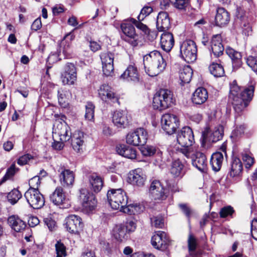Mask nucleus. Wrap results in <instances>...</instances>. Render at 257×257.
<instances>
[{
	"label": "nucleus",
	"mask_w": 257,
	"mask_h": 257,
	"mask_svg": "<svg viewBox=\"0 0 257 257\" xmlns=\"http://www.w3.org/2000/svg\"><path fill=\"white\" fill-rule=\"evenodd\" d=\"M42 27V23L40 18L36 19L33 23L31 28L34 31H37L41 29Z\"/></svg>",
	"instance_id": "64"
},
{
	"label": "nucleus",
	"mask_w": 257,
	"mask_h": 257,
	"mask_svg": "<svg viewBox=\"0 0 257 257\" xmlns=\"http://www.w3.org/2000/svg\"><path fill=\"white\" fill-rule=\"evenodd\" d=\"M230 21V16L228 12L223 8H218L215 16L216 25L219 27H223L227 25Z\"/></svg>",
	"instance_id": "30"
},
{
	"label": "nucleus",
	"mask_w": 257,
	"mask_h": 257,
	"mask_svg": "<svg viewBox=\"0 0 257 257\" xmlns=\"http://www.w3.org/2000/svg\"><path fill=\"white\" fill-rule=\"evenodd\" d=\"M112 122L117 127L124 128L128 124L129 120L127 115L125 111H114L112 117Z\"/></svg>",
	"instance_id": "23"
},
{
	"label": "nucleus",
	"mask_w": 257,
	"mask_h": 257,
	"mask_svg": "<svg viewBox=\"0 0 257 257\" xmlns=\"http://www.w3.org/2000/svg\"><path fill=\"white\" fill-rule=\"evenodd\" d=\"M86 112L85 117L89 120H93L94 118V106L91 103L88 102L85 106Z\"/></svg>",
	"instance_id": "50"
},
{
	"label": "nucleus",
	"mask_w": 257,
	"mask_h": 257,
	"mask_svg": "<svg viewBox=\"0 0 257 257\" xmlns=\"http://www.w3.org/2000/svg\"><path fill=\"white\" fill-rule=\"evenodd\" d=\"M174 39L170 32H164L160 38V44L162 49L167 52H170L174 45Z\"/></svg>",
	"instance_id": "25"
},
{
	"label": "nucleus",
	"mask_w": 257,
	"mask_h": 257,
	"mask_svg": "<svg viewBox=\"0 0 257 257\" xmlns=\"http://www.w3.org/2000/svg\"><path fill=\"white\" fill-rule=\"evenodd\" d=\"M90 188L94 192H99L103 186L102 178L97 174L93 173L88 176Z\"/></svg>",
	"instance_id": "32"
},
{
	"label": "nucleus",
	"mask_w": 257,
	"mask_h": 257,
	"mask_svg": "<svg viewBox=\"0 0 257 257\" xmlns=\"http://www.w3.org/2000/svg\"><path fill=\"white\" fill-rule=\"evenodd\" d=\"M24 196L30 206L34 209L41 208L44 205V198L38 189H29Z\"/></svg>",
	"instance_id": "11"
},
{
	"label": "nucleus",
	"mask_w": 257,
	"mask_h": 257,
	"mask_svg": "<svg viewBox=\"0 0 257 257\" xmlns=\"http://www.w3.org/2000/svg\"><path fill=\"white\" fill-rule=\"evenodd\" d=\"M177 140L179 144L183 147L178 150V152L182 153L188 158L193 155V148H190L194 143V137L192 129L189 126L183 127L178 132Z\"/></svg>",
	"instance_id": "3"
},
{
	"label": "nucleus",
	"mask_w": 257,
	"mask_h": 257,
	"mask_svg": "<svg viewBox=\"0 0 257 257\" xmlns=\"http://www.w3.org/2000/svg\"><path fill=\"white\" fill-rule=\"evenodd\" d=\"M254 91V84L241 90L235 80L231 83L229 100L236 112H240L247 106L248 102L252 99Z\"/></svg>",
	"instance_id": "1"
},
{
	"label": "nucleus",
	"mask_w": 257,
	"mask_h": 257,
	"mask_svg": "<svg viewBox=\"0 0 257 257\" xmlns=\"http://www.w3.org/2000/svg\"><path fill=\"white\" fill-rule=\"evenodd\" d=\"M157 28L159 31L165 32L170 26V22L168 13L161 12L159 13L157 19Z\"/></svg>",
	"instance_id": "28"
},
{
	"label": "nucleus",
	"mask_w": 257,
	"mask_h": 257,
	"mask_svg": "<svg viewBox=\"0 0 257 257\" xmlns=\"http://www.w3.org/2000/svg\"><path fill=\"white\" fill-rule=\"evenodd\" d=\"M152 226L156 228H162L164 226V218L161 215H158L151 218Z\"/></svg>",
	"instance_id": "49"
},
{
	"label": "nucleus",
	"mask_w": 257,
	"mask_h": 257,
	"mask_svg": "<svg viewBox=\"0 0 257 257\" xmlns=\"http://www.w3.org/2000/svg\"><path fill=\"white\" fill-rule=\"evenodd\" d=\"M193 155L188 158L192 159V165L201 172H204L207 168V161L205 156L202 153L193 149Z\"/></svg>",
	"instance_id": "20"
},
{
	"label": "nucleus",
	"mask_w": 257,
	"mask_h": 257,
	"mask_svg": "<svg viewBox=\"0 0 257 257\" xmlns=\"http://www.w3.org/2000/svg\"><path fill=\"white\" fill-rule=\"evenodd\" d=\"M120 78L127 81H138L139 77L137 67L133 65H129L121 74Z\"/></svg>",
	"instance_id": "31"
},
{
	"label": "nucleus",
	"mask_w": 257,
	"mask_h": 257,
	"mask_svg": "<svg viewBox=\"0 0 257 257\" xmlns=\"http://www.w3.org/2000/svg\"><path fill=\"white\" fill-rule=\"evenodd\" d=\"M184 166L179 159L172 162L171 173L174 177H182L184 174Z\"/></svg>",
	"instance_id": "38"
},
{
	"label": "nucleus",
	"mask_w": 257,
	"mask_h": 257,
	"mask_svg": "<svg viewBox=\"0 0 257 257\" xmlns=\"http://www.w3.org/2000/svg\"><path fill=\"white\" fill-rule=\"evenodd\" d=\"M209 70L210 73L215 77H220L224 74V68L221 64L213 62L209 66Z\"/></svg>",
	"instance_id": "40"
},
{
	"label": "nucleus",
	"mask_w": 257,
	"mask_h": 257,
	"mask_svg": "<svg viewBox=\"0 0 257 257\" xmlns=\"http://www.w3.org/2000/svg\"><path fill=\"white\" fill-rule=\"evenodd\" d=\"M197 51L196 44L192 40H186L180 45V56L187 63H192L196 60Z\"/></svg>",
	"instance_id": "6"
},
{
	"label": "nucleus",
	"mask_w": 257,
	"mask_h": 257,
	"mask_svg": "<svg viewBox=\"0 0 257 257\" xmlns=\"http://www.w3.org/2000/svg\"><path fill=\"white\" fill-rule=\"evenodd\" d=\"M167 242V234L165 232L162 231H157L152 237V244L157 249L165 248Z\"/></svg>",
	"instance_id": "26"
},
{
	"label": "nucleus",
	"mask_w": 257,
	"mask_h": 257,
	"mask_svg": "<svg viewBox=\"0 0 257 257\" xmlns=\"http://www.w3.org/2000/svg\"><path fill=\"white\" fill-rule=\"evenodd\" d=\"M242 169V165L240 160L238 158L234 159L232 163L230 176L232 177L238 176Z\"/></svg>",
	"instance_id": "42"
},
{
	"label": "nucleus",
	"mask_w": 257,
	"mask_h": 257,
	"mask_svg": "<svg viewBox=\"0 0 257 257\" xmlns=\"http://www.w3.org/2000/svg\"><path fill=\"white\" fill-rule=\"evenodd\" d=\"M251 231L252 237L257 240V219H253L251 223Z\"/></svg>",
	"instance_id": "61"
},
{
	"label": "nucleus",
	"mask_w": 257,
	"mask_h": 257,
	"mask_svg": "<svg viewBox=\"0 0 257 257\" xmlns=\"http://www.w3.org/2000/svg\"><path fill=\"white\" fill-rule=\"evenodd\" d=\"M211 49L215 57H218L223 54L224 48L222 43L220 35H214L211 41Z\"/></svg>",
	"instance_id": "24"
},
{
	"label": "nucleus",
	"mask_w": 257,
	"mask_h": 257,
	"mask_svg": "<svg viewBox=\"0 0 257 257\" xmlns=\"http://www.w3.org/2000/svg\"><path fill=\"white\" fill-rule=\"evenodd\" d=\"M66 227L67 230L72 233H77L81 230L83 223L81 218L74 214L69 215L66 218Z\"/></svg>",
	"instance_id": "19"
},
{
	"label": "nucleus",
	"mask_w": 257,
	"mask_h": 257,
	"mask_svg": "<svg viewBox=\"0 0 257 257\" xmlns=\"http://www.w3.org/2000/svg\"><path fill=\"white\" fill-rule=\"evenodd\" d=\"M32 159V156L29 154H26L20 157L18 160V164L20 165H24Z\"/></svg>",
	"instance_id": "60"
},
{
	"label": "nucleus",
	"mask_w": 257,
	"mask_h": 257,
	"mask_svg": "<svg viewBox=\"0 0 257 257\" xmlns=\"http://www.w3.org/2000/svg\"><path fill=\"white\" fill-rule=\"evenodd\" d=\"M176 9L180 10H185L189 5V0H168Z\"/></svg>",
	"instance_id": "47"
},
{
	"label": "nucleus",
	"mask_w": 257,
	"mask_h": 257,
	"mask_svg": "<svg viewBox=\"0 0 257 257\" xmlns=\"http://www.w3.org/2000/svg\"><path fill=\"white\" fill-rule=\"evenodd\" d=\"M71 134L70 128L65 121L56 120L53 128V139L68 141L71 138Z\"/></svg>",
	"instance_id": "8"
},
{
	"label": "nucleus",
	"mask_w": 257,
	"mask_h": 257,
	"mask_svg": "<svg viewBox=\"0 0 257 257\" xmlns=\"http://www.w3.org/2000/svg\"><path fill=\"white\" fill-rule=\"evenodd\" d=\"M247 65L254 71H257V57L249 56L246 59Z\"/></svg>",
	"instance_id": "53"
},
{
	"label": "nucleus",
	"mask_w": 257,
	"mask_h": 257,
	"mask_svg": "<svg viewBox=\"0 0 257 257\" xmlns=\"http://www.w3.org/2000/svg\"><path fill=\"white\" fill-rule=\"evenodd\" d=\"M79 192V199L84 211L89 213L94 210L97 203L95 195L85 188L80 189Z\"/></svg>",
	"instance_id": "7"
},
{
	"label": "nucleus",
	"mask_w": 257,
	"mask_h": 257,
	"mask_svg": "<svg viewBox=\"0 0 257 257\" xmlns=\"http://www.w3.org/2000/svg\"><path fill=\"white\" fill-rule=\"evenodd\" d=\"M50 200L56 205L60 207H68V199L66 198L63 189L61 186L57 187L50 196Z\"/></svg>",
	"instance_id": "16"
},
{
	"label": "nucleus",
	"mask_w": 257,
	"mask_h": 257,
	"mask_svg": "<svg viewBox=\"0 0 257 257\" xmlns=\"http://www.w3.org/2000/svg\"><path fill=\"white\" fill-rule=\"evenodd\" d=\"M123 226L124 229L129 234L131 232H134L136 228V224L133 220H128L123 224H120Z\"/></svg>",
	"instance_id": "55"
},
{
	"label": "nucleus",
	"mask_w": 257,
	"mask_h": 257,
	"mask_svg": "<svg viewBox=\"0 0 257 257\" xmlns=\"http://www.w3.org/2000/svg\"><path fill=\"white\" fill-rule=\"evenodd\" d=\"M143 61L147 73L151 77L161 73L167 65L162 54L158 51H152L144 56Z\"/></svg>",
	"instance_id": "2"
},
{
	"label": "nucleus",
	"mask_w": 257,
	"mask_h": 257,
	"mask_svg": "<svg viewBox=\"0 0 257 257\" xmlns=\"http://www.w3.org/2000/svg\"><path fill=\"white\" fill-rule=\"evenodd\" d=\"M225 52L232 60L233 69H237L240 67L242 64L241 54L229 47L226 48Z\"/></svg>",
	"instance_id": "27"
},
{
	"label": "nucleus",
	"mask_w": 257,
	"mask_h": 257,
	"mask_svg": "<svg viewBox=\"0 0 257 257\" xmlns=\"http://www.w3.org/2000/svg\"><path fill=\"white\" fill-rule=\"evenodd\" d=\"M223 135V127L219 125L214 128L212 133L209 137V141L211 142H216L222 138Z\"/></svg>",
	"instance_id": "43"
},
{
	"label": "nucleus",
	"mask_w": 257,
	"mask_h": 257,
	"mask_svg": "<svg viewBox=\"0 0 257 257\" xmlns=\"http://www.w3.org/2000/svg\"><path fill=\"white\" fill-rule=\"evenodd\" d=\"M57 257H63L66 255V247L60 241H57L55 244Z\"/></svg>",
	"instance_id": "52"
},
{
	"label": "nucleus",
	"mask_w": 257,
	"mask_h": 257,
	"mask_svg": "<svg viewBox=\"0 0 257 257\" xmlns=\"http://www.w3.org/2000/svg\"><path fill=\"white\" fill-rule=\"evenodd\" d=\"M161 124L162 129L169 135L174 134L179 126L177 116L171 113H165L162 116Z\"/></svg>",
	"instance_id": "12"
},
{
	"label": "nucleus",
	"mask_w": 257,
	"mask_h": 257,
	"mask_svg": "<svg viewBox=\"0 0 257 257\" xmlns=\"http://www.w3.org/2000/svg\"><path fill=\"white\" fill-rule=\"evenodd\" d=\"M179 206L183 213L188 218V220H189L191 217H193L195 215V211L191 207H190V206H189L187 204H180Z\"/></svg>",
	"instance_id": "48"
},
{
	"label": "nucleus",
	"mask_w": 257,
	"mask_h": 257,
	"mask_svg": "<svg viewBox=\"0 0 257 257\" xmlns=\"http://www.w3.org/2000/svg\"><path fill=\"white\" fill-rule=\"evenodd\" d=\"M69 92L66 90L60 88L58 90V99L59 104L63 107H66L68 104L67 95Z\"/></svg>",
	"instance_id": "44"
},
{
	"label": "nucleus",
	"mask_w": 257,
	"mask_h": 257,
	"mask_svg": "<svg viewBox=\"0 0 257 257\" xmlns=\"http://www.w3.org/2000/svg\"><path fill=\"white\" fill-rule=\"evenodd\" d=\"M100 58L103 74L106 76H111L113 73V54L111 53H104L101 54Z\"/></svg>",
	"instance_id": "18"
},
{
	"label": "nucleus",
	"mask_w": 257,
	"mask_h": 257,
	"mask_svg": "<svg viewBox=\"0 0 257 257\" xmlns=\"http://www.w3.org/2000/svg\"><path fill=\"white\" fill-rule=\"evenodd\" d=\"M113 235L114 237L119 242L126 240L129 237V234L124 229L123 226L121 224L115 226L113 229Z\"/></svg>",
	"instance_id": "36"
},
{
	"label": "nucleus",
	"mask_w": 257,
	"mask_h": 257,
	"mask_svg": "<svg viewBox=\"0 0 257 257\" xmlns=\"http://www.w3.org/2000/svg\"><path fill=\"white\" fill-rule=\"evenodd\" d=\"M74 35L71 33H69L66 35L64 39L61 42V45L63 46L62 52L66 57H69L70 54V44L71 41L74 40Z\"/></svg>",
	"instance_id": "39"
},
{
	"label": "nucleus",
	"mask_w": 257,
	"mask_h": 257,
	"mask_svg": "<svg viewBox=\"0 0 257 257\" xmlns=\"http://www.w3.org/2000/svg\"><path fill=\"white\" fill-rule=\"evenodd\" d=\"M128 179L131 184L142 187L145 185L146 176L141 169L138 168L130 173Z\"/></svg>",
	"instance_id": "21"
},
{
	"label": "nucleus",
	"mask_w": 257,
	"mask_h": 257,
	"mask_svg": "<svg viewBox=\"0 0 257 257\" xmlns=\"http://www.w3.org/2000/svg\"><path fill=\"white\" fill-rule=\"evenodd\" d=\"M16 173V165L13 164L11 167L8 169L6 174L3 178L1 182H4L7 180L11 179Z\"/></svg>",
	"instance_id": "54"
},
{
	"label": "nucleus",
	"mask_w": 257,
	"mask_h": 257,
	"mask_svg": "<svg viewBox=\"0 0 257 257\" xmlns=\"http://www.w3.org/2000/svg\"><path fill=\"white\" fill-rule=\"evenodd\" d=\"M148 138L147 131L144 128L140 127L126 135V142L128 144L138 146L145 145L147 143Z\"/></svg>",
	"instance_id": "10"
},
{
	"label": "nucleus",
	"mask_w": 257,
	"mask_h": 257,
	"mask_svg": "<svg viewBox=\"0 0 257 257\" xmlns=\"http://www.w3.org/2000/svg\"><path fill=\"white\" fill-rule=\"evenodd\" d=\"M59 173V180L64 187H71L74 182L75 174L73 171L66 169L64 166H58L57 168Z\"/></svg>",
	"instance_id": "15"
},
{
	"label": "nucleus",
	"mask_w": 257,
	"mask_h": 257,
	"mask_svg": "<svg viewBox=\"0 0 257 257\" xmlns=\"http://www.w3.org/2000/svg\"><path fill=\"white\" fill-rule=\"evenodd\" d=\"M54 142L52 144V147L57 150H61L64 146V142L66 141H61L58 139H54Z\"/></svg>",
	"instance_id": "63"
},
{
	"label": "nucleus",
	"mask_w": 257,
	"mask_h": 257,
	"mask_svg": "<svg viewBox=\"0 0 257 257\" xmlns=\"http://www.w3.org/2000/svg\"><path fill=\"white\" fill-rule=\"evenodd\" d=\"M22 197V194L17 189L12 190L7 195L8 201L12 205L15 204Z\"/></svg>",
	"instance_id": "45"
},
{
	"label": "nucleus",
	"mask_w": 257,
	"mask_h": 257,
	"mask_svg": "<svg viewBox=\"0 0 257 257\" xmlns=\"http://www.w3.org/2000/svg\"><path fill=\"white\" fill-rule=\"evenodd\" d=\"M98 95L102 101L107 103L119 104V95L108 84H104L100 86L98 90Z\"/></svg>",
	"instance_id": "9"
},
{
	"label": "nucleus",
	"mask_w": 257,
	"mask_h": 257,
	"mask_svg": "<svg viewBox=\"0 0 257 257\" xmlns=\"http://www.w3.org/2000/svg\"><path fill=\"white\" fill-rule=\"evenodd\" d=\"M193 75V70L190 66H185L179 73L181 84L184 85L190 82Z\"/></svg>",
	"instance_id": "37"
},
{
	"label": "nucleus",
	"mask_w": 257,
	"mask_h": 257,
	"mask_svg": "<svg viewBox=\"0 0 257 257\" xmlns=\"http://www.w3.org/2000/svg\"><path fill=\"white\" fill-rule=\"evenodd\" d=\"M153 11V9L150 7H145L141 10L140 15L138 16V20L142 21L144 18L151 14Z\"/></svg>",
	"instance_id": "58"
},
{
	"label": "nucleus",
	"mask_w": 257,
	"mask_h": 257,
	"mask_svg": "<svg viewBox=\"0 0 257 257\" xmlns=\"http://www.w3.org/2000/svg\"><path fill=\"white\" fill-rule=\"evenodd\" d=\"M71 137L73 150L77 153L82 152L84 143L83 133L80 131H76Z\"/></svg>",
	"instance_id": "22"
},
{
	"label": "nucleus",
	"mask_w": 257,
	"mask_h": 257,
	"mask_svg": "<svg viewBox=\"0 0 257 257\" xmlns=\"http://www.w3.org/2000/svg\"><path fill=\"white\" fill-rule=\"evenodd\" d=\"M116 151L118 154L130 159L137 158V151L135 148L125 145H118L116 147Z\"/></svg>",
	"instance_id": "29"
},
{
	"label": "nucleus",
	"mask_w": 257,
	"mask_h": 257,
	"mask_svg": "<svg viewBox=\"0 0 257 257\" xmlns=\"http://www.w3.org/2000/svg\"><path fill=\"white\" fill-rule=\"evenodd\" d=\"M141 21L139 20V21H137L136 19L132 18L131 19V22L133 23L136 27L140 29V30L142 31L143 32H144L145 34H148L149 33V29L147 27V26L143 24L141 22Z\"/></svg>",
	"instance_id": "56"
},
{
	"label": "nucleus",
	"mask_w": 257,
	"mask_h": 257,
	"mask_svg": "<svg viewBox=\"0 0 257 257\" xmlns=\"http://www.w3.org/2000/svg\"><path fill=\"white\" fill-rule=\"evenodd\" d=\"M149 193L151 198L156 201L165 200L167 197V190L159 180H153L150 185Z\"/></svg>",
	"instance_id": "13"
},
{
	"label": "nucleus",
	"mask_w": 257,
	"mask_h": 257,
	"mask_svg": "<svg viewBox=\"0 0 257 257\" xmlns=\"http://www.w3.org/2000/svg\"><path fill=\"white\" fill-rule=\"evenodd\" d=\"M144 207L137 204H130L124 206L121 211L128 214H136L140 213L143 211Z\"/></svg>",
	"instance_id": "41"
},
{
	"label": "nucleus",
	"mask_w": 257,
	"mask_h": 257,
	"mask_svg": "<svg viewBox=\"0 0 257 257\" xmlns=\"http://www.w3.org/2000/svg\"><path fill=\"white\" fill-rule=\"evenodd\" d=\"M234 210L233 208L230 206L222 208L220 211V216L221 217L224 218L227 216L231 215Z\"/></svg>",
	"instance_id": "59"
},
{
	"label": "nucleus",
	"mask_w": 257,
	"mask_h": 257,
	"mask_svg": "<svg viewBox=\"0 0 257 257\" xmlns=\"http://www.w3.org/2000/svg\"><path fill=\"white\" fill-rule=\"evenodd\" d=\"M187 243L190 254L192 255L198 246L197 240L191 233H190L188 236Z\"/></svg>",
	"instance_id": "46"
},
{
	"label": "nucleus",
	"mask_w": 257,
	"mask_h": 257,
	"mask_svg": "<svg viewBox=\"0 0 257 257\" xmlns=\"http://www.w3.org/2000/svg\"><path fill=\"white\" fill-rule=\"evenodd\" d=\"M107 197L111 208L121 211L127 202V197L125 192L121 189H112L107 192Z\"/></svg>",
	"instance_id": "5"
},
{
	"label": "nucleus",
	"mask_w": 257,
	"mask_h": 257,
	"mask_svg": "<svg viewBox=\"0 0 257 257\" xmlns=\"http://www.w3.org/2000/svg\"><path fill=\"white\" fill-rule=\"evenodd\" d=\"M208 98V92L203 87H199L195 91L192 96V101L197 104L204 103Z\"/></svg>",
	"instance_id": "33"
},
{
	"label": "nucleus",
	"mask_w": 257,
	"mask_h": 257,
	"mask_svg": "<svg viewBox=\"0 0 257 257\" xmlns=\"http://www.w3.org/2000/svg\"><path fill=\"white\" fill-rule=\"evenodd\" d=\"M8 222L12 228L16 232H20L24 230L26 225L18 216L12 215L8 218Z\"/></svg>",
	"instance_id": "34"
},
{
	"label": "nucleus",
	"mask_w": 257,
	"mask_h": 257,
	"mask_svg": "<svg viewBox=\"0 0 257 257\" xmlns=\"http://www.w3.org/2000/svg\"><path fill=\"white\" fill-rule=\"evenodd\" d=\"M173 93L167 89H161L154 95L153 107L155 109L164 110L171 107L175 102Z\"/></svg>",
	"instance_id": "4"
},
{
	"label": "nucleus",
	"mask_w": 257,
	"mask_h": 257,
	"mask_svg": "<svg viewBox=\"0 0 257 257\" xmlns=\"http://www.w3.org/2000/svg\"><path fill=\"white\" fill-rule=\"evenodd\" d=\"M40 178L39 176H36L31 178L29 182L30 185L29 189H38V187L40 185Z\"/></svg>",
	"instance_id": "57"
},
{
	"label": "nucleus",
	"mask_w": 257,
	"mask_h": 257,
	"mask_svg": "<svg viewBox=\"0 0 257 257\" xmlns=\"http://www.w3.org/2000/svg\"><path fill=\"white\" fill-rule=\"evenodd\" d=\"M62 82L64 85H74L77 79L76 70L72 63L66 64L65 72L61 75Z\"/></svg>",
	"instance_id": "17"
},
{
	"label": "nucleus",
	"mask_w": 257,
	"mask_h": 257,
	"mask_svg": "<svg viewBox=\"0 0 257 257\" xmlns=\"http://www.w3.org/2000/svg\"><path fill=\"white\" fill-rule=\"evenodd\" d=\"M142 155L146 157H150L154 155L156 152V149L152 146H145L141 149Z\"/></svg>",
	"instance_id": "51"
},
{
	"label": "nucleus",
	"mask_w": 257,
	"mask_h": 257,
	"mask_svg": "<svg viewBox=\"0 0 257 257\" xmlns=\"http://www.w3.org/2000/svg\"><path fill=\"white\" fill-rule=\"evenodd\" d=\"M223 160V155L221 153L216 152L213 153L212 155L210 162L212 169L215 172L219 171L222 166Z\"/></svg>",
	"instance_id": "35"
},
{
	"label": "nucleus",
	"mask_w": 257,
	"mask_h": 257,
	"mask_svg": "<svg viewBox=\"0 0 257 257\" xmlns=\"http://www.w3.org/2000/svg\"><path fill=\"white\" fill-rule=\"evenodd\" d=\"M124 36L122 38L132 46H137L139 43V37L136 34L134 27L130 24L123 23L120 26Z\"/></svg>",
	"instance_id": "14"
},
{
	"label": "nucleus",
	"mask_w": 257,
	"mask_h": 257,
	"mask_svg": "<svg viewBox=\"0 0 257 257\" xmlns=\"http://www.w3.org/2000/svg\"><path fill=\"white\" fill-rule=\"evenodd\" d=\"M242 159L245 163V167L250 168L254 163V159L248 155H245L243 156Z\"/></svg>",
	"instance_id": "62"
}]
</instances>
